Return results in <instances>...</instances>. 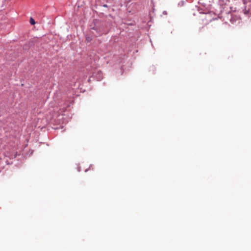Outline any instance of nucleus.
Here are the masks:
<instances>
[{
	"instance_id": "f03ea898",
	"label": "nucleus",
	"mask_w": 251,
	"mask_h": 251,
	"mask_svg": "<svg viewBox=\"0 0 251 251\" xmlns=\"http://www.w3.org/2000/svg\"><path fill=\"white\" fill-rule=\"evenodd\" d=\"M92 32L93 34H94L95 35V36H98L100 34V33H99V32H98L97 34H95L93 31H92Z\"/></svg>"
},
{
	"instance_id": "7ed1b4c3",
	"label": "nucleus",
	"mask_w": 251,
	"mask_h": 251,
	"mask_svg": "<svg viewBox=\"0 0 251 251\" xmlns=\"http://www.w3.org/2000/svg\"><path fill=\"white\" fill-rule=\"evenodd\" d=\"M87 40H88V41H90L91 40H90V38H87Z\"/></svg>"
},
{
	"instance_id": "39448f33",
	"label": "nucleus",
	"mask_w": 251,
	"mask_h": 251,
	"mask_svg": "<svg viewBox=\"0 0 251 251\" xmlns=\"http://www.w3.org/2000/svg\"><path fill=\"white\" fill-rule=\"evenodd\" d=\"M92 30H96L94 27L92 29Z\"/></svg>"
},
{
	"instance_id": "f257e3e1",
	"label": "nucleus",
	"mask_w": 251,
	"mask_h": 251,
	"mask_svg": "<svg viewBox=\"0 0 251 251\" xmlns=\"http://www.w3.org/2000/svg\"><path fill=\"white\" fill-rule=\"evenodd\" d=\"M30 23L32 25H34L35 24V22L34 20L32 18H30Z\"/></svg>"
},
{
	"instance_id": "20e7f679",
	"label": "nucleus",
	"mask_w": 251,
	"mask_h": 251,
	"mask_svg": "<svg viewBox=\"0 0 251 251\" xmlns=\"http://www.w3.org/2000/svg\"><path fill=\"white\" fill-rule=\"evenodd\" d=\"M87 40H88V41H90L91 40H90V38H87Z\"/></svg>"
}]
</instances>
